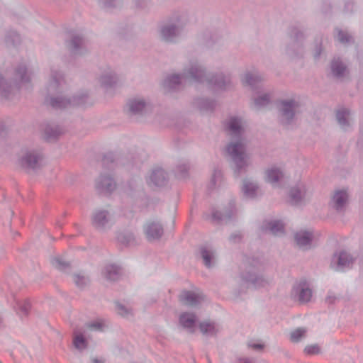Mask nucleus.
<instances>
[{
    "label": "nucleus",
    "mask_w": 363,
    "mask_h": 363,
    "mask_svg": "<svg viewBox=\"0 0 363 363\" xmlns=\"http://www.w3.org/2000/svg\"><path fill=\"white\" fill-rule=\"evenodd\" d=\"M354 259L346 251L335 253L331 259V267L336 271H342L352 267Z\"/></svg>",
    "instance_id": "nucleus-12"
},
{
    "label": "nucleus",
    "mask_w": 363,
    "mask_h": 363,
    "mask_svg": "<svg viewBox=\"0 0 363 363\" xmlns=\"http://www.w3.org/2000/svg\"><path fill=\"white\" fill-rule=\"evenodd\" d=\"M186 82L184 73L167 74L161 82V86L165 89H176Z\"/></svg>",
    "instance_id": "nucleus-16"
},
{
    "label": "nucleus",
    "mask_w": 363,
    "mask_h": 363,
    "mask_svg": "<svg viewBox=\"0 0 363 363\" xmlns=\"http://www.w3.org/2000/svg\"><path fill=\"white\" fill-rule=\"evenodd\" d=\"M96 186L99 190L110 193L116 189V184L109 175H101L97 180Z\"/></svg>",
    "instance_id": "nucleus-25"
},
{
    "label": "nucleus",
    "mask_w": 363,
    "mask_h": 363,
    "mask_svg": "<svg viewBox=\"0 0 363 363\" xmlns=\"http://www.w3.org/2000/svg\"><path fill=\"white\" fill-rule=\"evenodd\" d=\"M92 225L98 230H104L113 224V218L110 212L105 209L96 210L91 218Z\"/></svg>",
    "instance_id": "nucleus-11"
},
{
    "label": "nucleus",
    "mask_w": 363,
    "mask_h": 363,
    "mask_svg": "<svg viewBox=\"0 0 363 363\" xmlns=\"http://www.w3.org/2000/svg\"><path fill=\"white\" fill-rule=\"evenodd\" d=\"M263 269L264 264L260 259L247 258L244 262L242 279L254 289L266 288L272 283V279L260 274Z\"/></svg>",
    "instance_id": "nucleus-3"
},
{
    "label": "nucleus",
    "mask_w": 363,
    "mask_h": 363,
    "mask_svg": "<svg viewBox=\"0 0 363 363\" xmlns=\"http://www.w3.org/2000/svg\"><path fill=\"white\" fill-rule=\"evenodd\" d=\"M52 263L55 267L60 270H65L69 266V263L61 257H55L53 259Z\"/></svg>",
    "instance_id": "nucleus-48"
},
{
    "label": "nucleus",
    "mask_w": 363,
    "mask_h": 363,
    "mask_svg": "<svg viewBox=\"0 0 363 363\" xmlns=\"http://www.w3.org/2000/svg\"><path fill=\"white\" fill-rule=\"evenodd\" d=\"M183 73L186 81L199 84H206L209 74L197 60H189L184 67Z\"/></svg>",
    "instance_id": "nucleus-7"
},
{
    "label": "nucleus",
    "mask_w": 363,
    "mask_h": 363,
    "mask_svg": "<svg viewBox=\"0 0 363 363\" xmlns=\"http://www.w3.org/2000/svg\"><path fill=\"white\" fill-rule=\"evenodd\" d=\"M238 363H252V360L248 358H240Z\"/></svg>",
    "instance_id": "nucleus-56"
},
{
    "label": "nucleus",
    "mask_w": 363,
    "mask_h": 363,
    "mask_svg": "<svg viewBox=\"0 0 363 363\" xmlns=\"http://www.w3.org/2000/svg\"><path fill=\"white\" fill-rule=\"evenodd\" d=\"M43 159V153L39 150L26 149L22 152L19 163L24 168L36 169L42 165Z\"/></svg>",
    "instance_id": "nucleus-9"
},
{
    "label": "nucleus",
    "mask_w": 363,
    "mask_h": 363,
    "mask_svg": "<svg viewBox=\"0 0 363 363\" xmlns=\"http://www.w3.org/2000/svg\"><path fill=\"white\" fill-rule=\"evenodd\" d=\"M94 101L91 99L88 92H79L74 96L73 100L67 99L62 95H49L46 97L45 104L55 109L67 108L69 106L92 105Z\"/></svg>",
    "instance_id": "nucleus-4"
},
{
    "label": "nucleus",
    "mask_w": 363,
    "mask_h": 363,
    "mask_svg": "<svg viewBox=\"0 0 363 363\" xmlns=\"http://www.w3.org/2000/svg\"><path fill=\"white\" fill-rule=\"evenodd\" d=\"M307 330L304 328H298L293 330L290 334V340L293 342H298L306 337Z\"/></svg>",
    "instance_id": "nucleus-42"
},
{
    "label": "nucleus",
    "mask_w": 363,
    "mask_h": 363,
    "mask_svg": "<svg viewBox=\"0 0 363 363\" xmlns=\"http://www.w3.org/2000/svg\"><path fill=\"white\" fill-rule=\"evenodd\" d=\"M335 299V296H328L327 298H326V301L329 303H332L334 300Z\"/></svg>",
    "instance_id": "nucleus-59"
},
{
    "label": "nucleus",
    "mask_w": 363,
    "mask_h": 363,
    "mask_svg": "<svg viewBox=\"0 0 363 363\" xmlns=\"http://www.w3.org/2000/svg\"><path fill=\"white\" fill-rule=\"evenodd\" d=\"M93 362H94V363H102V362H101V360H98V359H93Z\"/></svg>",
    "instance_id": "nucleus-60"
},
{
    "label": "nucleus",
    "mask_w": 363,
    "mask_h": 363,
    "mask_svg": "<svg viewBox=\"0 0 363 363\" xmlns=\"http://www.w3.org/2000/svg\"><path fill=\"white\" fill-rule=\"evenodd\" d=\"M270 102V96L269 94H264L254 99V106L256 108H261L266 106Z\"/></svg>",
    "instance_id": "nucleus-44"
},
{
    "label": "nucleus",
    "mask_w": 363,
    "mask_h": 363,
    "mask_svg": "<svg viewBox=\"0 0 363 363\" xmlns=\"http://www.w3.org/2000/svg\"><path fill=\"white\" fill-rule=\"evenodd\" d=\"M336 118L339 125L346 130L350 125V112L348 109L342 108L337 111Z\"/></svg>",
    "instance_id": "nucleus-32"
},
{
    "label": "nucleus",
    "mask_w": 363,
    "mask_h": 363,
    "mask_svg": "<svg viewBox=\"0 0 363 363\" xmlns=\"http://www.w3.org/2000/svg\"><path fill=\"white\" fill-rule=\"evenodd\" d=\"M196 315L193 313L184 312L181 313L179 318L180 325L190 333L196 330Z\"/></svg>",
    "instance_id": "nucleus-22"
},
{
    "label": "nucleus",
    "mask_w": 363,
    "mask_h": 363,
    "mask_svg": "<svg viewBox=\"0 0 363 363\" xmlns=\"http://www.w3.org/2000/svg\"><path fill=\"white\" fill-rule=\"evenodd\" d=\"M65 82V79L60 72H52L50 77V89H61Z\"/></svg>",
    "instance_id": "nucleus-38"
},
{
    "label": "nucleus",
    "mask_w": 363,
    "mask_h": 363,
    "mask_svg": "<svg viewBox=\"0 0 363 363\" xmlns=\"http://www.w3.org/2000/svg\"><path fill=\"white\" fill-rule=\"evenodd\" d=\"M105 327V325L102 321L97 320L94 321L93 323H91L88 325V328L92 330H96V331H102L104 330V328Z\"/></svg>",
    "instance_id": "nucleus-51"
},
{
    "label": "nucleus",
    "mask_w": 363,
    "mask_h": 363,
    "mask_svg": "<svg viewBox=\"0 0 363 363\" xmlns=\"http://www.w3.org/2000/svg\"><path fill=\"white\" fill-rule=\"evenodd\" d=\"M14 309L20 315H27L30 306L28 302L21 303L19 301H16V305L13 306Z\"/></svg>",
    "instance_id": "nucleus-45"
},
{
    "label": "nucleus",
    "mask_w": 363,
    "mask_h": 363,
    "mask_svg": "<svg viewBox=\"0 0 363 363\" xmlns=\"http://www.w3.org/2000/svg\"><path fill=\"white\" fill-rule=\"evenodd\" d=\"M2 126H3V125L0 123V127H2Z\"/></svg>",
    "instance_id": "nucleus-62"
},
{
    "label": "nucleus",
    "mask_w": 363,
    "mask_h": 363,
    "mask_svg": "<svg viewBox=\"0 0 363 363\" xmlns=\"http://www.w3.org/2000/svg\"><path fill=\"white\" fill-rule=\"evenodd\" d=\"M321 51H322V50H321L320 46L317 47V48H316V49H315V53H314V57H315V58H318V57H319V56H320V54H321Z\"/></svg>",
    "instance_id": "nucleus-57"
},
{
    "label": "nucleus",
    "mask_w": 363,
    "mask_h": 363,
    "mask_svg": "<svg viewBox=\"0 0 363 363\" xmlns=\"http://www.w3.org/2000/svg\"><path fill=\"white\" fill-rule=\"evenodd\" d=\"M194 105L201 111H208L214 108L216 103L213 100L201 98L194 101Z\"/></svg>",
    "instance_id": "nucleus-36"
},
{
    "label": "nucleus",
    "mask_w": 363,
    "mask_h": 363,
    "mask_svg": "<svg viewBox=\"0 0 363 363\" xmlns=\"http://www.w3.org/2000/svg\"><path fill=\"white\" fill-rule=\"evenodd\" d=\"M44 138L47 140H52L57 138L62 133V128L57 125H48L43 130Z\"/></svg>",
    "instance_id": "nucleus-33"
},
{
    "label": "nucleus",
    "mask_w": 363,
    "mask_h": 363,
    "mask_svg": "<svg viewBox=\"0 0 363 363\" xmlns=\"http://www.w3.org/2000/svg\"><path fill=\"white\" fill-rule=\"evenodd\" d=\"M291 50V48H288V50H287V52H288V54H289V55H293V52H291V50Z\"/></svg>",
    "instance_id": "nucleus-61"
},
{
    "label": "nucleus",
    "mask_w": 363,
    "mask_h": 363,
    "mask_svg": "<svg viewBox=\"0 0 363 363\" xmlns=\"http://www.w3.org/2000/svg\"><path fill=\"white\" fill-rule=\"evenodd\" d=\"M116 311L124 318H129L133 315L132 310L121 303H116Z\"/></svg>",
    "instance_id": "nucleus-47"
},
{
    "label": "nucleus",
    "mask_w": 363,
    "mask_h": 363,
    "mask_svg": "<svg viewBox=\"0 0 363 363\" xmlns=\"http://www.w3.org/2000/svg\"><path fill=\"white\" fill-rule=\"evenodd\" d=\"M242 84L245 86L255 88L262 83L263 77L257 70H247L240 77Z\"/></svg>",
    "instance_id": "nucleus-17"
},
{
    "label": "nucleus",
    "mask_w": 363,
    "mask_h": 363,
    "mask_svg": "<svg viewBox=\"0 0 363 363\" xmlns=\"http://www.w3.org/2000/svg\"><path fill=\"white\" fill-rule=\"evenodd\" d=\"M289 35L293 40V48H299L300 43L305 38L304 33L297 27H292L290 28Z\"/></svg>",
    "instance_id": "nucleus-34"
},
{
    "label": "nucleus",
    "mask_w": 363,
    "mask_h": 363,
    "mask_svg": "<svg viewBox=\"0 0 363 363\" xmlns=\"http://www.w3.org/2000/svg\"><path fill=\"white\" fill-rule=\"evenodd\" d=\"M221 176H222V174H221L220 171L216 170L213 172V177H212V179H211V183L213 185H216V182L220 181V179H221Z\"/></svg>",
    "instance_id": "nucleus-53"
},
{
    "label": "nucleus",
    "mask_w": 363,
    "mask_h": 363,
    "mask_svg": "<svg viewBox=\"0 0 363 363\" xmlns=\"http://www.w3.org/2000/svg\"><path fill=\"white\" fill-rule=\"evenodd\" d=\"M74 346L79 350H84L87 347L88 342L84 334L80 331L75 330L73 337Z\"/></svg>",
    "instance_id": "nucleus-37"
},
{
    "label": "nucleus",
    "mask_w": 363,
    "mask_h": 363,
    "mask_svg": "<svg viewBox=\"0 0 363 363\" xmlns=\"http://www.w3.org/2000/svg\"><path fill=\"white\" fill-rule=\"evenodd\" d=\"M147 104L145 99L140 97L130 98L128 99L125 111L130 116L142 114Z\"/></svg>",
    "instance_id": "nucleus-19"
},
{
    "label": "nucleus",
    "mask_w": 363,
    "mask_h": 363,
    "mask_svg": "<svg viewBox=\"0 0 363 363\" xmlns=\"http://www.w3.org/2000/svg\"><path fill=\"white\" fill-rule=\"evenodd\" d=\"M264 177L267 182L277 187L284 181V173L281 167L273 165L265 170Z\"/></svg>",
    "instance_id": "nucleus-18"
},
{
    "label": "nucleus",
    "mask_w": 363,
    "mask_h": 363,
    "mask_svg": "<svg viewBox=\"0 0 363 363\" xmlns=\"http://www.w3.org/2000/svg\"><path fill=\"white\" fill-rule=\"evenodd\" d=\"M144 233L149 241H155L164 234L162 225L157 220H148L144 225Z\"/></svg>",
    "instance_id": "nucleus-14"
},
{
    "label": "nucleus",
    "mask_w": 363,
    "mask_h": 363,
    "mask_svg": "<svg viewBox=\"0 0 363 363\" xmlns=\"http://www.w3.org/2000/svg\"><path fill=\"white\" fill-rule=\"evenodd\" d=\"M117 239L121 243L125 245H129L134 242L135 236L133 233L130 232L121 233L118 235Z\"/></svg>",
    "instance_id": "nucleus-43"
},
{
    "label": "nucleus",
    "mask_w": 363,
    "mask_h": 363,
    "mask_svg": "<svg viewBox=\"0 0 363 363\" xmlns=\"http://www.w3.org/2000/svg\"><path fill=\"white\" fill-rule=\"evenodd\" d=\"M330 67L333 75L337 79H342L349 73L347 66L339 58L334 59Z\"/></svg>",
    "instance_id": "nucleus-26"
},
{
    "label": "nucleus",
    "mask_w": 363,
    "mask_h": 363,
    "mask_svg": "<svg viewBox=\"0 0 363 363\" xmlns=\"http://www.w3.org/2000/svg\"><path fill=\"white\" fill-rule=\"evenodd\" d=\"M179 299L181 302L187 306L196 307L203 301L204 297L201 294H197L193 291H184L180 296Z\"/></svg>",
    "instance_id": "nucleus-21"
},
{
    "label": "nucleus",
    "mask_w": 363,
    "mask_h": 363,
    "mask_svg": "<svg viewBox=\"0 0 363 363\" xmlns=\"http://www.w3.org/2000/svg\"><path fill=\"white\" fill-rule=\"evenodd\" d=\"M18 92H0V101L4 104L15 102L19 98Z\"/></svg>",
    "instance_id": "nucleus-41"
},
{
    "label": "nucleus",
    "mask_w": 363,
    "mask_h": 363,
    "mask_svg": "<svg viewBox=\"0 0 363 363\" xmlns=\"http://www.w3.org/2000/svg\"><path fill=\"white\" fill-rule=\"evenodd\" d=\"M242 191L245 196L247 198H255L259 191L257 184L250 179H245L242 187Z\"/></svg>",
    "instance_id": "nucleus-30"
},
{
    "label": "nucleus",
    "mask_w": 363,
    "mask_h": 363,
    "mask_svg": "<svg viewBox=\"0 0 363 363\" xmlns=\"http://www.w3.org/2000/svg\"><path fill=\"white\" fill-rule=\"evenodd\" d=\"M348 199V194L344 190H340L335 192L330 205L337 211L344 210Z\"/></svg>",
    "instance_id": "nucleus-24"
},
{
    "label": "nucleus",
    "mask_w": 363,
    "mask_h": 363,
    "mask_svg": "<svg viewBox=\"0 0 363 363\" xmlns=\"http://www.w3.org/2000/svg\"><path fill=\"white\" fill-rule=\"evenodd\" d=\"M295 240L300 247L308 249L311 247L313 240V233L310 231L301 230L295 234Z\"/></svg>",
    "instance_id": "nucleus-27"
},
{
    "label": "nucleus",
    "mask_w": 363,
    "mask_h": 363,
    "mask_svg": "<svg viewBox=\"0 0 363 363\" xmlns=\"http://www.w3.org/2000/svg\"><path fill=\"white\" fill-rule=\"evenodd\" d=\"M201 254L206 267H211L216 262V255L215 251L208 247L201 248Z\"/></svg>",
    "instance_id": "nucleus-31"
},
{
    "label": "nucleus",
    "mask_w": 363,
    "mask_h": 363,
    "mask_svg": "<svg viewBox=\"0 0 363 363\" xmlns=\"http://www.w3.org/2000/svg\"><path fill=\"white\" fill-rule=\"evenodd\" d=\"M100 2L104 7L111 9L120 6L121 0H100Z\"/></svg>",
    "instance_id": "nucleus-50"
},
{
    "label": "nucleus",
    "mask_w": 363,
    "mask_h": 363,
    "mask_svg": "<svg viewBox=\"0 0 363 363\" xmlns=\"http://www.w3.org/2000/svg\"><path fill=\"white\" fill-rule=\"evenodd\" d=\"M245 128L246 123L241 117L230 116L225 123L226 130L232 139L225 151L235 164V173L237 174L246 171L250 164L244 137Z\"/></svg>",
    "instance_id": "nucleus-1"
},
{
    "label": "nucleus",
    "mask_w": 363,
    "mask_h": 363,
    "mask_svg": "<svg viewBox=\"0 0 363 363\" xmlns=\"http://www.w3.org/2000/svg\"><path fill=\"white\" fill-rule=\"evenodd\" d=\"M337 38L338 40L342 43H350L352 39L350 35H349L347 32H345L342 30H337Z\"/></svg>",
    "instance_id": "nucleus-49"
},
{
    "label": "nucleus",
    "mask_w": 363,
    "mask_h": 363,
    "mask_svg": "<svg viewBox=\"0 0 363 363\" xmlns=\"http://www.w3.org/2000/svg\"><path fill=\"white\" fill-rule=\"evenodd\" d=\"M312 290L306 281H300L295 284L291 291L292 298L301 303L309 302L312 298Z\"/></svg>",
    "instance_id": "nucleus-13"
},
{
    "label": "nucleus",
    "mask_w": 363,
    "mask_h": 363,
    "mask_svg": "<svg viewBox=\"0 0 363 363\" xmlns=\"http://www.w3.org/2000/svg\"><path fill=\"white\" fill-rule=\"evenodd\" d=\"M103 274L107 280L115 281L121 275V269L116 265H107L103 271Z\"/></svg>",
    "instance_id": "nucleus-35"
},
{
    "label": "nucleus",
    "mask_w": 363,
    "mask_h": 363,
    "mask_svg": "<svg viewBox=\"0 0 363 363\" xmlns=\"http://www.w3.org/2000/svg\"><path fill=\"white\" fill-rule=\"evenodd\" d=\"M21 36L15 30H10L6 33L5 43L7 46H16L21 43Z\"/></svg>",
    "instance_id": "nucleus-40"
},
{
    "label": "nucleus",
    "mask_w": 363,
    "mask_h": 363,
    "mask_svg": "<svg viewBox=\"0 0 363 363\" xmlns=\"http://www.w3.org/2000/svg\"><path fill=\"white\" fill-rule=\"evenodd\" d=\"M230 241L232 242H238L242 239V235L240 233H233L230 236Z\"/></svg>",
    "instance_id": "nucleus-54"
},
{
    "label": "nucleus",
    "mask_w": 363,
    "mask_h": 363,
    "mask_svg": "<svg viewBox=\"0 0 363 363\" xmlns=\"http://www.w3.org/2000/svg\"><path fill=\"white\" fill-rule=\"evenodd\" d=\"M188 21L189 17L185 11L173 12L168 17L166 23L160 28V39L166 43H175L180 37Z\"/></svg>",
    "instance_id": "nucleus-2"
},
{
    "label": "nucleus",
    "mask_w": 363,
    "mask_h": 363,
    "mask_svg": "<svg viewBox=\"0 0 363 363\" xmlns=\"http://www.w3.org/2000/svg\"><path fill=\"white\" fill-rule=\"evenodd\" d=\"M187 170H188V167L186 164H183V165L178 167V171L181 174V177H184L185 173L187 172Z\"/></svg>",
    "instance_id": "nucleus-55"
},
{
    "label": "nucleus",
    "mask_w": 363,
    "mask_h": 363,
    "mask_svg": "<svg viewBox=\"0 0 363 363\" xmlns=\"http://www.w3.org/2000/svg\"><path fill=\"white\" fill-rule=\"evenodd\" d=\"M67 46L74 55H83L87 51L85 39L78 33L72 35L71 39L67 42Z\"/></svg>",
    "instance_id": "nucleus-15"
},
{
    "label": "nucleus",
    "mask_w": 363,
    "mask_h": 363,
    "mask_svg": "<svg viewBox=\"0 0 363 363\" xmlns=\"http://www.w3.org/2000/svg\"><path fill=\"white\" fill-rule=\"evenodd\" d=\"M311 197V191L304 182H298L289 191L288 202L293 206L305 204Z\"/></svg>",
    "instance_id": "nucleus-8"
},
{
    "label": "nucleus",
    "mask_w": 363,
    "mask_h": 363,
    "mask_svg": "<svg viewBox=\"0 0 363 363\" xmlns=\"http://www.w3.org/2000/svg\"><path fill=\"white\" fill-rule=\"evenodd\" d=\"M32 75L33 72L28 69L27 65L25 63H20L15 67L10 81L5 79L0 74V91H8L9 89H20L22 84L30 82Z\"/></svg>",
    "instance_id": "nucleus-5"
},
{
    "label": "nucleus",
    "mask_w": 363,
    "mask_h": 363,
    "mask_svg": "<svg viewBox=\"0 0 363 363\" xmlns=\"http://www.w3.org/2000/svg\"><path fill=\"white\" fill-rule=\"evenodd\" d=\"M262 230L269 232L274 235H279L284 233V225L280 220H272L263 224Z\"/></svg>",
    "instance_id": "nucleus-29"
},
{
    "label": "nucleus",
    "mask_w": 363,
    "mask_h": 363,
    "mask_svg": "<svg viewBox=\"0 0 363 363\" xmlns=\"http://www.w3.org/2000/svg\"><path fill=\"white\" fill-rule=\"evenodd\" d=\"M299 101L295 99L281 100L277 104L279 120L284 126L292 125L296 120V115L299 113Z\"/></svg>",
    "instance_id": "nucleus-6"
},
{
    "label": "nucleus",
    "mask_w": 363,
    "mask_h": 363,
    "mask_svg": "<svg viewBox=\"0 0 363 363\" xmlns=\"http://www.w3.org/2000/svg\"><path fill=\"white\" fill-rule=\"evenodd\" d=\"M199 326L201 333L206 336L216 335L220 330V325L211 320L202 321L199 323Z\"/></svg>",
    "instance_id": "nucleus-28"
},
{
    "label": "nucleus",
    "mask_w": 363,
    "mask_h": 363,
    "mask_svg": "<svg viewBox=\"0 0 363 363\" xmlns=\"http://www.w3.org/2000/svg\"><path fill=\"white\" fill-rule=\"evenodd\" d=\"M98 82L104 88H113L121 84L122 80L114 71L108 69L99 77Z\"/></svg>",
    "instance_id": "nucleus-20"
},
{
    "label": "nucleus",
    "mask_w": 363,
    "mask_h": 363,
    "mask_svg": "<svg viewBox=\"0 0 363 363\" xmlns=\"http://www.w3.org/2000/svg\"><path fill=\"white\" fill-rule=\"evenodd\" d=\"M230 209L229 211L221 213L219 211H215L212 213V218L215 220H225L230 219L233 217L235 213V205L230 203Z\"/></svg>",
    "instance_id": "nucleus-39"
},
{
    "label": "nucleus",
    "mask_w": 363,
    "mask_h": 363,
    "mask_svg": "<svg viewBox=\"0 0 363 363\" xmlns=\"http://www.w3.org/2000/svg\"><path fill=\"white\" fill-rule=\"evenodd\" d=\"M74 282L76 284V286L79 288H83L85 286H86L89 281V279L87 277L84 275L81 274H74Z\"/></svg>",
    "instance_id": "nucleus-46"
},
{
    "label": "nucleus",
    "mask_w": 363,
    "mask_h": 363,
    "mask_svg": "<svg viewBox=\"0 0 363 363\" xmlns=\"http://www.w3.org/2000/svg\"><path fill=\"white\" fill-rule=\"evenodd\" d=\"M167 182V174L164 169L161 168L154 169L147 179V182L149 185H154L155 186H164L166 184Z\"/></svg>",
    "instance_id": "nucleus-23"
},
{
    "label": "nucleus",
    "mask_w": 363,
    "mask_h": 363,
    "mask_svg": "<svg viewBox=\"0 0 363 363\" xmlns=\"http://www.w3.org/2000/svg\"><path fill=\"white\" fill-rule=\"evenodd\" d=\"M249 346L255 350H259V349L262 348V345L260 344H252V345H249Z\"/></svg>",
    "instance_id": "nucleus-58"
},
{
    "label": "nucleus",
    "mask_w": 363,
    "mask_h": 363,
    "mask_svg": "<svg viewBox=\"0 0 363 363\" xmlns=\"http://www.w3.org/2000/svg\"><path fill=\"white\" fill-rule=\"evenodd\" d=\"M206 84L220 89H228L233 86L231 74L223 72L209 73Z\"/></svg>",
    "instance_id": "nucleus-10"
},
{
    "label": "nucleus",
    "mask_w": 363,
    "mask_h": 363,
    "mask_svg": "<svg viewBox=\"0 0 363 363\" xmlns=\"http://www.w3.org/2000/svg\"><path fill=\"white\" fill-rule=\"evenodd\" d=\"M304 352L307 354H316L320 352V347L318 345H308L304 349Z\"/></svg>",
    "instance_id": "nucleus-52"
}]
</instances>
